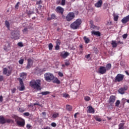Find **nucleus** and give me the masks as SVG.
<instances>
[{
  "label": "nucleus",
  "instance_id": "58836bf2",
  "mask_svg": "<svg viewBox=\"0 0 129 129\" xmlns=\"http://www.w3.org/2000/svg\"><path fill=\"white\" fill-rule=\"evenodd\" d=\"M48 47L49 50H52V49H53V44H52V43H49L48 44Z\"/></svg>",
  "mask_w": 129,
  "mask_h": 129
},
{
  "label": "nucleus",
  "instance_id": "680f3d73",
  "mask_svg": "<svg viewBox=\"0 0 129 129\" xmlns=\"http://www.w3.org/2000/svg\"><path fill=\"white\" fill-rule=\"evenodd\" d=\"M26 127H27L28 129H30L31 127V126L30 124H28L26 125Z\"/></svg>",
  "mask_w": 129,
  "mask_h": 129
},
{
  "label": "nucleus",
  "instance_id": "9d476101",
  "mask_svg": "<svg viewBox=\"0 0 129 129\" xmlns=\"http://www.w3.org/2000/svg\"><path fill=\"white\" fill-rule=\"evenodd\" d=\"M115 96L111 95V96H110L108 102L111 105V107H112V104H113V103H114V102H115Z\"/></svg>",
  "mask_w": 129,
  "mask_h": 129
},
{
  "label": "nucleus",
  "instance_id": "72a5a7b5",
  "mask_svg": "<svg viewBox=\"0 0 129 129\" xmlns=\"http://www.w3.org/2000/svg\"><path fill=\"white\" fill-rule=\"evenodd\" d=\"M18 109L20 112H24V111H26V108H19Z\"/></svg>",
  "mask_w": 129,
  "mask_h": 129
},
{
  "label": "nucleus",
  "instance_id": "3c124183",
  "mask_svg": "<svg viewBox=\"0 0 129 129\" xmlns=\"http://www.w3.org/2000/svg\"><path fill=\"white\" fill-rule=\"evenodd\" d=\"M60 45H56L55 47V50H59Z\"/></svg>",
  "mask_w": 129,
  "mask_h": 129
},
{
  "label": "nucleus",
  "instance_id": "4468645a",
  "mask_svg": "<svg viewBox=\"0 0 129 129\" xmlns=\"http://www.w3.org/2000/svg\"><path fill=\"white\" fill-rule=\"evenodd\" d=\"M102 4V0H99L96 4H95V7H96V8H101Z\"/></svg>",
  "mask_w": 129,
  "mask_h": 129
},
{
  "label": "nucleus",
  "instance_id": "5fc2aeb1",
  "mask_svg": "<svg viewBox=\"0 0 129 129\" xmlns=\"http://www.w3.org/2000/svg\"><path fill=\"white\" fill-rule=\"evenodd\" d=\"M34 13V11L30 10L28 12V15H31L32 14Z\"/></svg>",
  "mask_w": 129,
  "mask_h": 129
},
{
  "label": "nucleus",
  "instance_id": "412c9836",
  "mask_svg": "<svg viewBox=\"0 0 129 129\" xmlns=\"http://www.w3.org/2000/svg\"><path fill=\"white\" fill-rule=\"evenodd\" d=\"M111 45H112V47L113 48H116V47H117V43H116V41H114V40H112L111 41Z\"/></svg>",
  "mask_w": 129,
  "mask_h": 129
},
{
  "label": "nucleus",
  "instance_id": "f704fd0d",
  "mask_svg": "<svg viewBox=\"0 0 129 129\" xmlns=\"http://www.w3.org/2000/svg\"><path fill=\"white\" fill-rule=\"evenodd\" d=\"M19 81L20 82V85H24V82H23V79H21V78H19L18 79Z\"/></svg>",
  "mask_w": 129,
  "mask_h": 129
},
{
  "label": "nucleus",
  "instance_id": "09e8293b",
  "mask_svg": "<svg viewBox=\"0 0 129 129\" xmlns=\"http://www.w3.org/2000/svg\"><path fill=\"white\" fill-rule=\"evenodd\" d=\"M123 39H126L127 38V34H124L122 35Z\"/></svg>",
  "mask_w": 129,
  "mask_h": 129
},
{
  "label": "nucleus",
  "instance_id": "6ab92c4d",
  "mask_svg": "<svg viewBox=\"0 0 129 129\" xmlns=\"http://www.w3.org/2000/svg\"><path fill=\"white\" fill-rule=\"evenodd\" d=\"M105 68L106 71H109L111 69V63H107Z\"/></svg>",
  "mask_w": 129,
  "mask_h": 129
},
{
  "label": "nucleus",
  "instance_id": "1a4fd4ad",
  "mask_svg": "<svg viewBox=\"0 0 129 129\" xmlns=\"http://www.w3.org/2000/svg\"><path fill=\"white\" fill-rule=\"evenodd\" d=\"M124 78V76L123 75L118 74L115 78V82H120V81L123 80Z\"/></svg>",
  "mask_w": 129,
  "mask_h": 129
},
{
  "label": "nucleus",
  "instance_id": "ea45409f",
  "mask_svg": "<svg viewBox=\"0 0 129 129\" xmlns=\"http://www.w3.org/2000/svg\"><path fill=\"white\" fill-rule=\"evenodd\" d=\"M66 4V0H61V6H65Z\"/></svg>",
  "mask_w": 129,
  "mask_h": 129
},
{
  "label": "nucleus",
  "instance_id": "2f4dec72",
  "mask_svg": "<svg viewBox=\"0 0 129 129\" xmlns=\"http://www.w3.org/2000/svg\"><path fill=\"white\" fill-rule=\"evenodd\" d=\"M39 94H42V95H47L48 94H50V92L49 91L42 92L41 93H39Z\"/></svg>",
  "mask_w": 129,
  "mask_h": 129
},
{
  "label": "nucleus",
  "instance_id": "c85d7f7f",
  "mask_svg": "<svg viewBox=\"0 0 129 129\" xmlns=\"http://www.w3.org/2000/svg\"><path fill=\"white\" fill-rule=\"evenodd\" d=\"M66 108L68 111H71V110H72V106H71L70 105H67Z\"/></svg>",
  "mask_w": 129,
  "mask_h": 129
},
{
  "label": "nucleus",
  "instance_id": "473e14b6",
  "mask_svg": "<svg viewBox=\"0 0 129 129\" xmlns=\"http://www.w3.org/2000/svg\"><path fill=\"white\" fill-rule=\"evenodd\" d=\"M84 100H85V101H90L91 99L90 98V97L87 96L84 97Z\"/></svg>",
  "mask_w": 129,
  "mask_h": 129
},
{
  "label": "nucleus",
  "instance_id": "ddd939ff",
  "mask_svg": "<svg viewBox=\"0 0 129 129\" xmlns=\"http://www.w3.org/2000/svg\"><path fill=\"white\" fill-rule=\"evenodd\" d=\"M32 65H33V60L31 58L28 59V63L26 67L27 69H30L31 67H32Z\"/></svg>",
  "mask_w": 129,
  "mask_h": 129
},
{
  "label": "nucleus",
  "instance_id": "e2e57ef3",
  "mask_svg": "<svg viewBox=\"0 0 129 129\" xmlns=\"http://www.w3.org/2000/svg\"><path fill=\"white\" fill-rule=\"evenodd\" d=\"M4 80V76H0V82L3 81Z\"/></svg>",
  "mask_w": 129,
  "mask_h": 129
},
{
  "label": "nucleus",
  "instance_id": "aec40b11",
  "mask_svg": "<svg viewBox=\"0 0 129 129\" xmlns=\"http://www.w3.org/2000/svg\"><path fill=\"white\" fill-rule=\"evenodd\" d=\"M0 123L4 124V123H6V119L3 116H0Z\"/></svg>",
  "mask_w": 129,
  "mask_h": 129
},
{
  "label": "nucleus",
  "instance_id": "37998d69",
  "mask_svg": "<svg viewBox=\"0 0 129 129\" xmlns=\"http://www.w3.org/2000/svg\"><path fill=\"white\" fill-rule=\"evenodd\" d=\"M95 119H96V120H97V121H99V122L101 121V119L100 118H98V117L97 116H96L95 117Z\"/></svg>",
  "mask_w": 129,
  "mask_h": 129
},
{
  "label": "nucleus",
  "instance_id": "a211bd4d",
  "mask_svg": "<svg viewBox=\"0 0 129 129\" xmlns=\"http://www.w3.org/2000/svg\"><path fill=\"white\" fill-rule=\"evenodd\" d=\"M56 15L54 14H52L51 15V17H48L47 18V21H51L52 20L56 19Z\"/></svg>",
  "mask_w": 129,
  "mask_h": 129
},
{
  "label": "nucleus",
  "instance_id": "20e7f679",
  "mask_svg": "<svg viewBox=\"0 0 129 129\" xmlns=\"http://www.w3.org/2000/svg\"><path fill=\"white\" fill-rule=\"evenodd\" d=\"M15 121L19 126H25V120L18 116H15Z\"/></svg>",
  "mask_w": 129,
  "mask_h": 129
},
{
  "label": "nucleus",
  "instance_id": "4be33fe9",
  "mask_svg": "<svg viewBox=\"0 0 129 129\" xmlns=\"http://www.w3.org/2000/svg\"><path fill=\"white\" fill-rule=\"evenodd\" d=\"M92 35H95V36H100V32L99 31H92Z\"/></svg>",
  "mask_w": 129,
  "mask_h": 129
},
{
  "label": "nucleus",
  "instance_id": "9b49d317",
  "mask_svg": "<svg viewBox=\"0 0 129 129\" xmlns=\"http://www.w3.org/2000/svg\"><path fill=\"white\" fill-rule=\"evenodd\" d=\"M127 90V87L125 86L123 88H120L118 90V92L120 94H124V92Z\"/></svg>",
  "mask_w": 129,
  "mask_h": 129
},
{
  "label": "nucleus",
  "instance_id": "f8f14e48",
  "mask_svg": "<svg viewBox=\"0 0 129 129\" xmlns=\"http://www.w3.org/2000/svg\"><path fill=\"white\" fill-rule=\"evenodd\" d=\"M56 12L59 13L61 14V15H63V13H64V9L60 6H58L56 9Z\"/></svg>",
  "mask_w": 129,
  "mask_h": 129
},
{
  "label": "nucleus",
  "instance_id": "0eeeda50",
  "mask_svg": "<svg viewBox=\"0 0 129 129\" xmlns=\"http://www.w3.org/2000/svg\"><path fill=\"white\" fill-rule=\"evenodd\" d=\"M75 18V14L73 12H70L66 16V20L68 22H71Z\"/></svg>",
  "mask_w": 129,
  "mask_h": 129
},
{
  "label": "nucleus",
  "instance_id": "dca6fc26",
  "mask_svg": "<svg viewBox=\"0 0 129 129\" xmlns=\"http://www.w3.org/2000/svg\"><path fill=\"white\" fill-rule=\"evenodd\" d=\"M87 108H88V111L89 113H94V112H95L94 108H93L92 106H88Z\"/></svg>",
  "mask_w": 129,
  "mask_h": 129
},
{
  "label": "nucleus",
  "instance_id": "b1692460",
  "mask_svg": "<svg viewBox=\"0 0 129 129\" xmlns=\"http://www.w3.org/2000/svg\"><path fill=\"white\" fill-rule=\"evenodd\" d=\"M20 77H21L22 79H26L27 77V74L25 73H22L21 74H20Z\"/></svg>",
  "mask_w": 129,
  "mask_h": 129
},
{
  "label": "nucleus",
  "instance_id": "c756f323",
  "mask_svg": "<svg viewBox=\"0 0 129 129\" xmlns=\"http://www.w3.org/2000/svg\"><path fill=\"white\" fill-rule=\"evenodd\" d=\"M124 124L123 123H120L118 125V129H124Z\"/></svg>",
  "mask_w": 129,
  "mask_h": 129
},
{
  "label": "nucleus",
  "instance_id": "603ef678",
  "mask_svg": "<svg viewBox=\"0 0 129 129\" xmlns=\"http://www.w3.org/2000/svg\"><path fill=\"white\" fill-rule=\"evenodd\" d=\"M24 115L25 116H29L30 115V113L29 112H25L23 113Z\"/></svg>",
  "mask_w": 129,
  "mask_h": 129
},
{
  "label": "nucleus",
  "instance_id": "6e6552de",
  "mask_svg": "<svg viewBox=\"0 0 129 129\" xmlns=\"http://www.w3.org/2000/svg\"><path fill=\"white\" fill-rule=\"evenodd\" d=\"M107 71H106V69H105V67L104 66H101L100 68H99L97 73H99V74H101L102 75H103V74H105L106 73Z\"/></svg>",
  "mask_w": 129,
  "mask_h": 129
},
{
  "label": "nucleus",
  "instance_id": "bf43d9fd",
  "mask_svg": "<svg viewBox=\"0 0 129 129\" xmlns=\"http://www.w3.org/2000/svg\"><path fill=\"white\" fill-rule=\"evenodd\" d=\"M11 121H12V119H8L6 120V122H8V123H10V122H11Z\"/></svg>",
  "mask_w": 129,
  "mask_h": 129
},
{
  "label": "nucleus",
  "instance_id": "39448f33",
  "mask_svg": "<svg viewBox=\"0 0 129 129\" xmlns=\"http://www.w3.org/2000/svg\"><path fill=\"white\" fill-rule=\"evenodd\" d=\"M44 78L47 82H51L52 80H54V77L53 74L50 73H47L44 74Z\"/></svg>",
  "mask_w": 129,
  "mask_h": 129
},
{
  "label": "nucleus",
  "instance_id": "f3484780",
  "mask_svg": "<svg viewBox=\"0 0 129 129\" xmlns=\"http://www.w3.org/2000/svg\"><path fill=\"white\" fill-rule=\"evenodd\" d=\"M69 55H70V53H69V52H65L64 53H62L61 54V57H62V58H63V59H65L66 58H67Z\"/></svg>",
  "mask_w": 129,
  "mask_h": 129
},
{
  "label": "nucleus",
  "instance_id": "5701e85b",
  "mask_svg": "<svg viewBox=\"0 0 129 129\" xmlns=\"http://www.w3.org/2000/svg\"><path fill=\"white\" fill-rule=\"evenodd\" d=\"M84 41H85V43H86V44H88V43H89V42H90V39H89V38L86 36H84L83 38Z\"/></svg>",
  "mask_w": 129,
  "mask_h": 129
},
{
  "label": "nucleus",
  "instance_id": "338daca9",
  "mask_svg": "<svg viewBox=\"0 0 129 129\" xmlns=\"http://www.w3.org/2000/svg\"><path fill=\"white\" fill-rule=\"evenodd\" d=\"M117 44H123L122 42H121L120 41H117Z\"/></svg>",
  "mask_w": 129,
  "mask_h": 129
},
{
  "label": "nucleus",
  "instance_id": "4c0bfd02",
  "mask_svg": "<svg viewBox=\"0 0 129 129\" xmlns=\"http://www.w3.org/2000/svg\"><path fill=\"white\" fill-rule=\"evenodd\" d=\"M63 97H64L65 98H67V97H69V94L63 93L62 94Z\"/></svg>",
  "mask_w": 129,
  "mask_h": 129
},
{
  "label": "nucleus",
  "instance_id": "f257e3e1",
  "mask_svg": "<svg viewBox=\"0 0 129 129\" xmlns=\"http://www.w3.org/2000/svg\"><path fill=\"white\" fill-rule=\"evenodd\" d=\"M30 86L34 89H41V80H33L30 82Z\"/></svg>",
  "mask_w": 129,
  "mask_h": 129
},
{
  "label": "nucleus",
  "instance_id": "79ce46f5",
  "mask_svg": "<svg viewBox=\"0 0 129 129\" xmlns=\"http://www.w3.org/2000/svg\"><path fill=\"white\" fill-rule=\"evenodd\" d=\"M90 24H91V27L92 29H95V28H96V26L92 25V24H93V21H90Z\"/></svg>",
  "mask_w": 129,
  "mask_h": 129
},
{
  "label": "nucleus",
  "instance_id": "7c9ffc66",
  "mask_svg": "<svg viewBox=\"0 0 129 129\" xmlns=\"http://www.w3.org/2000/svg\"><path fill=\"white\" fill-rule=\"evenodd\" d=\"M5 25L8 30H10V22L8 21H5Z\"/></svg>",
  "mask_w": 129,
  "mask_h": 129
},
{
  "label": "nucleus",
  "instance_id": "49530a36",
  "mask_svg": "<svg viewBox=\"0 0 129 129\" xmlns=\"http://www.w3.org/2000/svg\"><path fill=\"white\" fill-rule=\"evenodd\" d=\"M19 63L21 65H22V64H24V59H20L19 61Z\"/></svg>",
  "mask_w": 129,
  "mask_h": 129
},
{
  "label": "nucleus",
  "instance_id": "8fccbe9b",
  "mask_svg": "<svg viewBox=\"0 0 129 129\" xmlns=\"http://www.w3.org/2000/svg\"><path fill=\"white\" fill-rule=\"evenodd\" d=\"M58 74L60 77H63V73L62 72H58Z\"/></svg>",
  "mask_w": 129,
  "mask_h": 129
},
{
  "label": "nucleus",
  "instance_id": "f03ea898",
  "mask_svg": "<svg viewBox=\"0 0 129 129\" xmlns=\"http://www.w3.org/2000/svg\"><path fill=\"white\" fill-rule=\"evenodd\" d=\"M12 39L14 40H19L20 37H21V34L19 29H15L12 30L11 33Z\"/></svg>",
  "mask_w": 129,
  "mask_h": 129
},
{
  "label": "nucleus",
  "instance_id": "4d7b16f0",
  "mask_svg": "<svg viewBox=\"0 0 129 129\" xmlns=\"http://www.w3.org/2000/svg\"><path fill=\"white\" fill-rule=\"evenodd\" d=\"M43 2H42V1H37L36 2V5H41V4H42Z\"/></svg>",
  "mask_w": 129,
  "mask_h": 129
},
{
  "label": "nucleus",
  "instance_id": "774afa93",
  "mask_svg": "<svg viewBox=\"0 0 129 129\" xmlns=\"http://www.w3.org/2000/svg\"><path fill=\"white\" fill-rule=\"evenodd\" d=\"M125 73H126V74L128 76H129V73H128V72H127V71H125Z\"/></svg>",
  "mask_w": 129,
  "mask_h": 129
},
{
  "label": "nucleus",
  "instance_id": "c03bdc74",
  "mask_svg": "<svg viewBox=\"0 0 129 129\" xmlns=\"http://www.w3.org/2000/svg\"><path fill=\"white\" fill-rule=\"evenodd\" d=\"M18 45L19 46V47H24V44H23V43L22 42H19L18 43Z\"/></svg>",
  "mask_w": 129,
  "mask_h": 129
},
{
  "label": "nucleus",
  "instance_id": "7ed1b4c3",
  "mask_svg": "<svg viewBox=\"0 0 129 129\" xmlns=\"http://www.w3.org/2000/svg\"><path fill=\"white\" fill-rule=\"evenodd\" d=\"M82 23V21L81 19H77L74 22L71 24V28L73 29V30H77L79 27H80V25H81Z\"/></svg>",
  "mask_w": 129,
  "mask_h": 129
},
{
  "label": "nucleus",
  "instance_id": "052dcab7",
  "mask_svg": "<svg viewBox=\"0 0 129 129\" xmlns=\"http://www.w3.org/2000/svg\"><path fill=\"white\" fill-rule=\"evenodd\" d=\"M4 100V97L2 96H0V102H3Z\"/></svg>",
  "mask_w": 129,
  "mask_h": 129
},
{
  "label": "nucleus",
  "instance_id": "13d9d810",
  "mask_svg": "<svg viewBox=\"0 0 129 129\" xmlns=\"http://www.w3.org/2000/svg\"><path fill=\"white\" fill-rule=\"evenodd\" d=\"M60 44H61V42H60V41H57L56 42V46H60Z\"/></svg>",
  "mask_w": 129,
  "mask_h": 129
},
{
  "label": "nucleus",
  "instance_id": "cd10ccee",
  "mask_svg": "<svg viewBox=\"0 0 129 129\" xmlns=\"http://www.w3.org/2000/svg\"><path fill=\"white\" fill-rule=\"evenodd\" d=\"M22 32L23 34H28L29 32V30L28 29V28L25 27L23 30H22Z\"/></svg>",
  "mask_w": 129,
  "mask_h": 129
},
{
  "label": "nucleus",
  "instance_id": "0e129e2a",
  "mask_svg": "<svg viewBox=\"0 0 129 129\" xmlns=\"http://www.w3.org/2000/svg\"><path fill=\"white\" fill-rule=\"evenodd\" d=\"M90 54H89L86 55V58L87 59H88V58H90Z\"/></svg>",
  "mask_w": 129,
  "mask_h": 129
},
{
  "label": "nucleus",
  "instance_id": "de8ad7c7",
  "mask_svg": "<svg viewBox=\"0 0 129 129\" xmlns=\"http://www.w3.org/2000/svg\"><path fill=\"white\" fill-rule=\"evenodd\" d=\"M19 5H20V2H18L15 6V9H16V10H18V9H19Z\"/></svg>",
  "mask_w": 129,
  "mask_h": 129
},
{
  "label": "nucleus",
  "instance_id": "2eb2a0df",
  "mask_svg": "<svg viewBox=\"0 0 129 129\" xmlns=\"http://www.w3.org/2000/svg\"><path fill=\"white\" fill-rule=\"evenodd\" d=\"M121 22L123 24H126L127 22H129V15L124 17L122 20Z\"/></svg>",
  "mask_w": 129,
  "mask_h": 129
},
{
  "label": "nucleus",
  "instance_id": "a18cd8bd",
  "mask_svg": "<svg viewBox=\"0 0 129 129\" xmlns=\"http://www.w3.org/2000/svg\"><path fill=\"white\" fill-rule=\"evenodd\" d=\"M51 126H53V127H56L57 124H56V123L55 122H52L51 124Z\"/></svg>",
  "mask_w": 129,
  "mask_h": 129
},
{
  "label": "nucleus",
  "instance_id": "69168bd1",
  "mask_svg": "<svg viewBox=\"0 0 129 129\" xmlns=\"http://www.w3.org/2000/svg\"><path fill=\"white\" fill-rule=\"evenodd\" d=\"M28 106L29 107H34V104H30V105H28Z\"/></svg>",
  "mask_w": 129,
  "mask_h": 129
},
{
  "label": "nucleus",
  "instance_id": "a878e982",
  "mask_svg": "<svg viewBox=\"0 0 129 129\" xmlns=\"http://www.w3.org/2000/svg\"><path fill=\"white\" fill-rule=\"evenodd\" d=\"M21 87H19L18 88L20 91H23L25 90V86L24 85H20Z\"/></svg>",
  "mask_w": 129,
  "mask_h": 129
},
{
  "label": "nucleus",
  "instance_id": "c9c22d12",
  "mask_svg": "<svg viewBox=\"0 0 129 129\" xmlns=\"http://www.w3.org/2000/svg\"><path fill=\"white\" fill-rule=\"evenodd\" d=\"M58 115L59 113H54L52 114V117H53V118H56V117H58Z\"/></svg>",
  "mask_w": 129,
  "mask_h": 129
},
{
  "label": "nucleus",
  "instance_id": "864d4df0",
  "mask_svg": "<svg viewBox=\"0 0 129 129\" xmlns=\"http://www.w3.org/2000/svg\"><path fill=\"white\" fill-rule=\"evenodd\" d=\"M16 90H17V89H16V88H13V89H12V93L13 94L15 93Z\"/></svg>",
  "mask_w": 129,
  "mask_h": 129
},
{
  "label": "nucleus",
  "instance_id": "6e6d98bb",
  "mask_svg": "<svg viewBox=\"0 0 129 129\" xmlns=\"http://www.w3.org/2000/svg\"><path fill=\"white\" fill-rule=\"evenodd\" d=\"M33 105H38V106H42V105H41L39 103H35L33 104Z\"/></svg>",
  "mask_w": 129,
  "mask_h": 129
},
{
  "label": "nucleus",
  "instance_id": "393cba45",
  "mask_svg": "<svg viewBox=\"0 0 129 129\" xmlns=\"http://www.w3.org/2000/svg\"><path fill=\"white\" fill-rule=\"evenodd\" d=\"M53 83H56V84H60V83H61V82H60L59 79H58V78H55L53 80Z\"/></svg>",
  "mask_w": 129,
  "mask_h": 129
},
{
  "label": "nucleus",
  "instance_id": "a19ab883",
  "mask_svg": "<svg viewBox=\"0 0 129 129\" xmlns=\"http://www.w3.org/2000/svg\"><path fill=\"white\" fill-rule=\"evenodd\" d=\"M66 66H69L70 65V62L68 60H66L64 62Z\"/></svg>",
  "mask_w": 129,
  "mask_h": 129
},
{
  "label": "nucleus",
  "instance_id": "423d86ee",
  "mask_svg": "<svg viewBox=\"0 0 129 129\" xmlns=\"http://www.w3.org/2000/svg\"><path fill=\"white\" fill-rule=\"evenodd\" d=\"M13 71V68L11 67H7L3 69V74L6 75V76H10L12 75V72Z\"/></svg>",
  "mask_w": 129,
  "mask_h": 129
},
{
  "label": "nucleus",
  "instance_id": "bb28decb",
  "mask_svg": "<svg viewBox=\"0 0 129 129\" xmlns=\"http://www.w3.org/2000/svg\"><path fill=\"white\" fill-rule=\"evenodd\" d=\"M113 18H114V21L115 22H117V20H118V15H117L115 14H113Z\"/></svg>",
  "mask_w": 129,
  "mask_h": 129
},
{
  "label": "nucleus",
  "instance_id": "e433bc0d",
  "mask_svg": "<svg viewBox=\"0 0 129 129\" xmlns=\"http://www.w3.org/2000/svg\"><path fill=\"white\" fill-rule=\"evenodd\" d=\"M119 104H120V101L118 100L115 102V106L118 107Z\"/></svg>",
  "mask_w": 129,
  "mask_h": 129
}]
</instances>
